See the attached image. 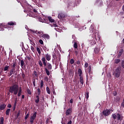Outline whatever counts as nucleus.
Returning a JSON list of instances; mask_svg holds the SVG:
<instances>
[{
	"mask_svg": "<svg viewBox=\"0 0 124 124\" xmlns=\"http://www.w3.org/2000/svg\"><path fill=\"white\" fill-rule=\"evenodd\" d=\"M22 78L24 79L25 78V77H26V76L25 75V74H22Z\"/></svg>",
	"mask_w": 124,
	"mask_h": 124,
	"instance_id": "59",
	"label": "nucleus"
},
{
	"mask_svg": "<svg viewBox=\"0 0 124 124\" xmlns=\"http://www.w3.org/2000/svg\"><path fill=\"white\" fill-rule=\"evenodd\" d=\"M9 92L11 93H14L15 95L18 93L17 96H21V94H22V87H19V85L18 84H14L10 87Z\"/></svg>",
	"mask_w": 124,
	"mask_h": 124,
	"instance_id": "1",
	"label": "nucleus"
},
{
	"mask_svg": "<svg viewBox=\"0 0 124 124\" xmlns=\"http://www.w3.org/2000/svg\"><path fill=\"white\" fill-rule=\"evenodd\" d=\"M37 114V112H35L33 114V115L31 117L30 123H31V124H33V121L35 120V118H36Z\"/></svg>",
	"mask_w": 124,
	"mask_h": 124,
	"instance_id": "6",
	"label": "nucleus"
},
{
	"mask_svg": "<svg viewBox=\"0 0 124 124\" xmlns=\"http://www.w3.org/2000/svg\"><path fill=\"white\" fill-rule=\"evenodd\" d=\"M78 74L79 77V82H80V88H83V85H84V78L83 77V71L82 69L79 68L78 70Z\"/></svg>",
	"mask_w": 124,
	"mask_h": 124,
	"instance_id": "3",
	"label": "nucleus"
},
{
	"mask_svg": "<svg viewBox=\"0 0 124 124\" xmlns=\"http://www.w3.org/2000/svg\"><path fill=\"white\" fill-rule=\"evenodd\" d=\"M25 98V95H22V99H24Z\"/></svg>",
	"mask_w": 124,
	"mask_h": 124,
	"instance_id": "62",
	"label": "nucleus"
},
{
	"mask_svg": "<svg viewBox=\"0 0 124 124\" xmlns=\"http://www.w3.org/2000/svg\"><path fill=\"white\" fill-rule=\"evenodd\" d=\"M53 93L54 95L56 94V92H55V90L53 91Z\"/></svg>",
	"mask_w": 124,
	"mask_h": 124,
	"instance_id": "64",
	"label": "nucleus"
},
{
	"mask_svg": "<svg viewBox=\"0 0 124 124\" xmlns=\"http://www.w3.org/2000/svg\"><path fill=\"white\" fill-rule=\"evenodd\" d=\"M90 32H93V25L91 26V27L90 28Z\"/></svg>",
	"mask_w": 124,
	"mask_h": 124,
	"instance_id": "30",
	"label": "nucleus"
},
{
	"mask_svg": "<svg viewBox=\"0 0 124 124\" xmlns=\"http://www.w3.org/2000/svg\"><path fill=\"white\" fill-rule=\"evenodd\" d=\"M27 58L28 59V60L31 62V56H27Z\"/></svg>",
	"mask_w": 124,
	"mask_h": 124,
	"instance_id": "50",
	"label": "nucleus"
},
{
	"mask_svg": "<svg viewBox=\"0 0 124 124\" xmlns=\"http://www.w3.org/2000/svg\"><path fill=\"white\" fill-rule=\"evenodd\" d=\"M48 21H49V22H51V23H54V22H55V19H52V17L51 16H48Z\"/></svg>",
	"mask_w": 124,
	"mask_h": 124,
	"instance_id": "18",
	"label": "nucleus"
},
{
	"mask_svg": "<svg viewBox=\"0 0 124 124\" xmlns=\"http://www.w3.org/2000/svg\"><path fill=\"white\" fill-rule=\"evenodd\" d=\"M41 37L45 39H50V36L47 34H44L41 35Z\"/></svg>",
	"mask_w": 124,
	"mask_h": 124,
	"instance_id": "12",
	"label": "nucleus"
},
{
	"mask_svg": "<svg viewBox=\"0 0 124 124\" xmlns=\"http://www.w3.org/2000/svg\"><path fill=\"white\" fill-rule=\"evenodd\" d=\"M11 66H12V69H14V70H15L16 68V62H14L13 65L11 64Z\"/></svg>",
	"mask_w": 124,
	"mask_h": 124,
	"instance_id": "17",
	"label": "nucleus"
},
{
	"mask_svg": "<svg viewBox=\"0 0 124 124\" xmlns=\"http://www.w3.org/2000/svg\"><path fill=\"white\" fill-rule=\"evenodd\" d=\"M20 66L22 68H26V64L25 63V61H24V59L20 61Z\"/></svg>",
	"mask_w": 124,
	"mask_h": 124,
	"instance_id": "11",
	"label": "nucleus"
},
{
	"mask_svg": "<svg viewBox=\"0 0 124 124\" xmlns=\"http://www.w3.org/2000/svg\"><path fill=\"white\" fill-rule=\"evenodd\" d=\"M110 112H111L110 110H109V109L104 110L103 111V115L106 116H109V115H110Z\"/></svg>",
	"mask_w": 124,
	"mask_h": 124,
	"instance_id": "7",
	"label": "nucleus"
},
{
	"mask_svg": "<svg viewBox=\"0 0 124 124\" xmlns=\"http://www.w3.org/2000/svg\"><path fill=\"white\" fill-rule=\"evenodd\" d=\"M71 113H72V108H69L65 112L66 116H69Z\"/></svg>",
	"mask_w": 124,
	"mask_h": 124,
	"instance_id": "8",
	"label": "nucleus"
},
{
	"mask_svg": "<svg viewBox=\"0 0 124 124\" xmlns=\"http://www.w3.org/2000/svg\"><path fill=\"white\" fill-rule=\"evenodd\" d=\"M122 71V67L120 66L117 67V68L115 70L114 75L115 77L116 78H119L121 75V72Z\"/></svg>",
	"mask_w": 124,
	"mask_h": 124,
	"instance_id": "5",
	"label": "nucleus"
},
{
	"mask_svg": "<svg viewBox=\"0 0 124 124\" xmlns=\"http://www.w3.org/2000/svg\"><path fill=\"white\" fill-rule=\"evenodd\" d=\"M39 43H40V44H41L42 45H43V44H44V43L43 42V40L41 39L39 40Z\"/></svg>",
	"mask_w": 124,
	"mask_h": 124,
	"instance_id": "37",
	"label": "nucleus"
},
{
	"mask_svg": "<svg viewBox=\"0 0 124 124\" xmlns=\"http://www.w3.org/2000/svg\"><path fill=\"white\" fill-rule=\"evenodd\" d=\"M74 48L75 49H77V48H78V44H77V42H75L74 45Z\"/></svg>",
	"mask_w": 124,
	"mask_h": 124,
	"instance_id": "27",
	"label": "nucleus"
},
{
	"mask_svg": "<svg viewBox=\"0 0 124 124\" xmlns=\"http://www.w3.org/2000/svg\"><path fill=\"white\" fill-rule=\"evenodd\" d=\"M9 68V66H5L4 68V71H6L8 70Z\"/></svg>",
	"mask_w": 124,
	"mask_h": 124,
	"instance_id": "33",
	"label": "nucleus"
},
{
	"mask_svg": "<svg viewBox=\"0 0 124 124\" xmlns=\"http://www.w3.org/2000/svg\"><path fill=\"white\" fill-rule=\"evenodd\" d=\"M46 91L48 94H50V93H51V92H50V89L48 87H46Z\"/></svg>",
	"mask_w": 124,
	"mask_h": 124,
	"instance_id": "28",
	"label": "nucleus"
},
{
	"mask_svg": "<svg viewBox=\"0 0 124 124\" xmlns=\"http://www.w3.org/2000/svg\"><path fill=\"white\" fill-rule=\"evenodd\" d=\"M75 62V60H74V59H71L70 60V62L71 64H73V63H74Z\"/></svg>",
	"mask_w": 124,
	"mask_h": 124,
	"instance_id": "34",
	"label": "nucleus"
},
{
	"mask_svg": "<svg viewBox=\"0 0 124 124\" xmlns=\"http://www.w3.org/2000/svg\"><path fill=\"white\" fill-rule=\"evenodd\" d=\"M52 57L54 58V60H56V59H57V55H56V54L55 53L53 54Z\"/></svg>",
	"mask_w": 124,
	"mask_h": 124,
	"instance_id": "39",
	"label": "nucleus"
},
{
	"mask_svg": "<svg viewBox=\"0 0 124 124\" xmlns=\"http://www.w3.org/2000/svg\"><path fill=\"white\" fill-rule=\"evenodd\" d=\"M88 66H89V63H88V62H85L84 65V67H85V68H87V67H88Z\"/></svg>",
	"mask_w": 124,
	"mask_h": 124,
	"instance_id": "46",
	"label": "nucleus"
},
{
	"mask_svg": "<svg viewBox=\"0 0 124 124\" xmlns=\"http://www.w3.org/2000/svg\"><path fill=\"white\" fill-rule=\"evenodd\" d=\"M46 61H47L48 62H50L51 61V55L49 54H45V57Z\"/></svg>",
	"mask_w": 124,
	"mask_h": 124,
	"instance_id": "9",
	"label": "nucleus"
},
{
	"mask_svg": "<svg viewBox=\"0 0 124 124\" xmlns=\"http://www.w3.org/2000/svg\"><path fill=\"white\" fill-rule=\"evenodd\" d=\"M75 54L76 56H78V51L77 50H75Z\"/></svg>",
	"mask_w": 124,
	"mask_h": 124,
	"instance_id": "53",
	"label": "nucleus"
},
{
	"mask_svg": "<svg viewBox=\"0 0 124 124\" xmlns=\"http://www.w3.org/2000/svg\"><path fill=\"white\" fill-rule=\"evenodd\" d=\"M122 54H123V51H120L118 55V58H120L122 56Z\"/></svg>",
	"mask_w": 124,
	"mask_h": 124,
	"instance_id": "41",
	"label": "nucleus"
},
{
	"mask_svg": "<svg viewBox=\"0 0 124 124\" xmlns=\"http://www.w3.org/2000/svg\"><path fill=\"white\" fill-rule=\"evenodd\" d=\"M27 93H28V94H29L30 95H31V90H30V89L27 88Z\"/></svg>",
	"mask_w": 124,
	"mask_h": 124,
	"instance_id": "23",
	"label": "nucleus"
},
{
	"mask_svg": "<svg viewBox=\"0 0 124 124\" xmlns=\"http://www.w3.org/2000/svg\"><path fill=\"white\" fill-rule=\"evenodd\" d=\"M8 25L9 26H14V25H16V23L12 21H11V22L8 23Z\"/></svg>",
	"mask_w": 124,
	"mask_h": 124,
	"instance_id": "22",
	"label": "nucleus"
},
{
	"mask_svg": "<svg viewBox=\"0 0 124 124\" xmlns=\"http://www.w3.org/2000/svg\"><path fill=\"white\" fill-rule=\"evenodd\" d=\"M38 63L40 67H43V64L42 63V62L41 61V60H39V61L38 62Z\"/></svg>",
	"mask_w": 124,
	"mask_h": 124,
	"instance_id": "24",
	"label": "nucleus"
},
{
	"mask_svg": "<svg viewBox=\"0 0 124 124\" xmlns=\"http://www.w3.org/2000/svg\"><path fill=\"white\" fill-rule=\"evenodd\" d=\"M121 106H122V107H124V98L123 100V102L121 103Z\"/></svg>",
	"mask_w": 124,
	"mask_h": 124,
	"instance_id": "45",
	"label": "nucleus"
},
{
	"mask_svg": "<svg viewBox=\"0 0 124 124\" xmlns=\"http://www.w3.org/2000/svg\"><path fill=\"white\" fill-rule=\"evenodd\" d=\"M31 50L32 51V52H34L35 49H34V47H33V46H31Z\"/></svg>",
	"mask_w": 124,
	"mask_h": 124,
	"instance_id": "51",
	"label": "nucleus"
},
{
	"mask_svg": "<svg viewBox=\"0 0 124 124\" xmlns=\"http://www.w3.org/2000/svg\"><path fill=\"white\" fill-rule=\"evenodd\" d=\"M80 63V61L78 60L77 62V64H78L79 65Z\"/></svg>",
	"mask_w": 124,
	"mask_h": 124,
	"instance_id": "60",
	"label": "nucleus"
},
{
	"mask_svg": "<svg viewBox=\"0 0 124 124\" xmlns=\"http://www.w3.org/2000/svg\"><path fill=\"white\" fill-rule=\"evenodd\" d=\"M41 60L44 64V66L45 67V71L47 76H49V75H50V71L49 70H52V64L50 62L47 63V61H46L45 57H43Z\"/></svg>",
	"mask_w": 124,
	"mask_h": 124,
	"instance_id": "2",
	"label": "nucleus"
},
{
	"mask_svg": "<svg viewBox=\"0 0 124 124\" xmlns=\"http://www.w3.org/2000/svg\"><path fill=\"white\" fill-rule=\"evenodd\" d=\"M45 81L46 82H48V81H49V78H48V77H46L45 78Z\"/></svg>",
	"mask_w": 124,
	"mask_h": 124,
	"instance_id": "43",
	"label": "nucleus"
},
{
	"mask_svg": "<svg viewBox=\"0 0 124 124\" xmlns=\"http://www.w3.org/2000/svg\"><path fill=\"white\" fill-rule=\"evenodd\" d=\"M112 117L114 120H117V121H122L124 118L123 115L120 113H114L112 114Z\"/></svg>",
	"mask_w": 124,
	"mask_h": 124,
	"instance_id": "4",
	"label": "nucleus"
},
{
	"mask_svg": "<svg viewBox=\"0 0 124 124\" xmlns=\"http://www.w3.org/2000/svg\"><path fill=\"white\" fill-rule=\"evenodd\" d=\"M67 124H72V121L70 120L69 122H68Z\"/></svg>",
	"mask_w": 124,
	"mask_h": 124,
	"instance_id": "57",
	"label": "nucleus"
},
{
	"mask_svg": "<svg viewBox=\"0 0 124 124\" xmlns=\"http://www.w3.org/2000/svg\"><path fill=\"white\" fill-rule=\"evenodd\" d=\"M32 75L33 76V75H35V76L36 77H37V72H36V71H34V72H33V74H32Z\"/></svg>",
	"mask_w": 124,
	"mask_h": 124,
	"instance_id": "38",
	"label": "nucleus"
},
{
	"mask_svg": "<svg viewBox=\"0 0 124 124\" xmlns=\"http://www.w3.org/2000/svg\"><path fill=\"white\" fill-rule=\"evenodd\" d=\"M48 123H49V118L46 119V124H48Z\"/></svg>",
	"mask_w": 124,
	"mask_h": 124,
	"instance_id": "58",
	"label": "nucleus"
},
{
	"mask_svg": "<svg viewBox=\"0 0 124 124\" xmlns=\"http://www.w3.org/2000/svg\"><path fill=\"white\" fill-rule=\"evenodd\" d=\"M4 123V118L3 117H0V124H3Z\"/></svg>",
	"mask_w": 124,
	"mask_h": 124,
	"instance_id": "15",
	"label": "nucleus"
},
{
	"mask_svg": "<svg viewBox=\"0 0 124 124\" xmlns=\"http://www.w3.org/2000/svg\"><path fill=\"white\" fill-rule=\"evenodd\" d=\"M113 95L114 96H116V95H117V94H118V93H117L116 91H114L113 93Z\"/></svg>",
	"mask_w": 124,
	"mask_h": 124,
	"instance_id": "44",
	"label": "nucleus"
},
{
	"mask_svg": "<svg viewBox=\"0 0 124 124\" xmlns=\"http://www.w3.org/2000/svg\"><path fill=\"white\" fill-rule=\"evenodd\" d=\"M7 107H8V108H11V107H12V106H11V104H9L7 105Z\"/></svg>",
	"mask_w": 124,
	"mask_h": 124,
	"instance_id": "52",
	"label": "nucleus"
},
{
	"mask_svg": "<svg viewBox=\"0 0 124 124\" xmlns=\"http://www.w3.org/2000/svg\"><path fill=\"white\" fill-rule=\"evenodd\" d=\"M32 84L34 87H35V78H33L32 80Z\"/></svg>",
	"mask_w": 124,
	"mask_h": 124,
	"instance_id": "36",
	"label": "nucleus"
},
{
	"mask_svg": "<svg viewBox=\"0 0 124 124\" xmlns=\"http://www.w3.org/2000/svg\"><path fill=\"white\" fill-rule=\"evenodd\" d=\"M121 65L123 68H124V61H122Z\"/></svg>",
	"mask_w": 124,
	"mask_h": 124,
	"instance_id": "47",
	"label": "nucleus"
},
{
	"mask_svg": "<svg viewBox=\"0 0 124 124\" xmlns=\"http://www.w3.org/2000/svg\"><path fill=\"white\" fill-rule=\"evenodd\" d=\"M31 31L33 33H36L37 34V31Z\"/></svg>",
	"mask_w": 124,
	"mask_h": 124,
	"instance_id": "55",
	"label": "nucleus"
},
{
	"mask_svg": "<svg viewBox=\"0 0 124 124\" xmlns=\"http://www.w3.org/2000/svg\"><path fill=\"white\" fill-rule=\"evenodd\" d=\"M10 111H11L10 108H8L6 110V116H9V114H10Z\"/></svg>",
	"mask_w": 124,
	"mask_h": 124,
	"instance_id": "20",
	"label": "nucleus"
},
{
	"mask_svg": "<svg viewBox=\"0 0 124 124\" xmlns=\"http://www.w3.org/2000/svg\"><path fill=\"white\" fill-rule=\"evenodd\" d=\"M121 62V60L117 59L115 60V63L118 64Z\"/></svg>",
	"mask_w": 124,
	"mask_h": 124,
	"instance_id": "26",
	"label": "nucleus"
},
{
	"mask_svg": "<svg viewBox=\"0 0 124 124\" xmlns=\"http://www.w3.org/2000/svg\"><path fill=\"white\" fill-rule=\"evenodd\" d=\"M6 108V105L5 104H1L0 105V110H4Z\"/></svg>",
	"mask_w": 124,
	"mask_h": 124,
	"instance_id": "13",
	"label": "nucleus"
},
{
	"mask_svg": "<svg viewBox=\"0 0 124 124\" xmlns=\"http://www.w3.org/2000/svg\"><path fill=\"white\" fill-rule=\"evenodd\" d=\"M33 12H34L35 13H36L37 12V10H35V9H33Z\"/></svg>",
	"mask_w": 124,
	"mask_h": 124,
	"instance_id": "61",
	"label": "nucleus"
},
{
	"mask_svg": "<svg viewBox=\"0 0 124 124\" xmlns=\"http://www.w3.org/2000/svg\"><path fill=\"white\" fill-rule=\"evenodd\" d=\"M15 72H16V71H15V70L11 69L8 75L9 77H10V76H11L12 74H14V73H15Z\"/></svg>",
	"mask_w": 124,
	"mask_h": 124,
	"instance_id": "14",
	"label": "nucleus"
},
{
	"mask_svg": "<svg viewBox=\"0 0 124 124\" xmlns=\"http://www.w3.org/2000/svg\"><path fill=\"white\" fill-rule=\"evenodd\" d=\"M98 2H100V3H101V2H102V1H101V0H97L96 3H98Z\"/></svg>",
	"mask_w": 124,
	"mask_h": 124,
	"instance_id": "56",
	"label": "nucleus"
},
{
	"mask_svg": "<svg viewBox=\"0 0 124 124\" xmlns=\"http://www.w3.org/2000/svg\"><path fill=\"white\" fill-rule=\"evenodd\" d=\"M44 85V82H43V80H41V86H40V89H42L43 88V85Z\"/></svg>",
	"mask_w": 124,
	"mask_h": 124,
	"instance_id": "29",
	"label": "nucleus"
},
{
	"mask_svg": "<svg viewBox=\"0 0 124 124\" xmlns=\"http://www.w3.org/2000/svg\"><path fill=\"white\" fill-rule=\"evenodd\" d=\"M99 52H100V47L97 46L96 47H95L94 49V54H99Z\"/></svg>",
	"mask_w": 124,
	"mask_h": 124,
	"instance_id": "10",
	"label": "nucleus"
},
{
	"mask_svg": "<svg viewBox=\"0 0 124 124\" xmlns=\"http://www.w3.org/2000/svg\"><path fill=\"white\" fill-rule=\"evenodd\" d=\"M29 117H30V113H28L27 114V115L25 116V120H27L28 118H29Z\"/></svg>",
	"mask_w": 124,
	"mask_h": 124,
	"instance_id": "40",
	"label": "nucleus"
},
{
	"mask_svg": "<svg viewBox=\"0 0 124 124\" xmlns=\"http://www.w3.org/2000/svg\"><path fill=\"white\" fill-rule=\"evenodd\" d=\"M2 24H1L0 25V31H4V29L3 28H1V27H2Z\"/></svg>",
	"mask_w": 124,
	"mask_h": 124,
	"instance_id": "48",
	"label": "nucleus"
},
{
	"mask_svg": "<svg viewBox=\"0 0 124 124\" xmlns=\"http://www.w3.org/2000/svg\"><path fill=\"white\" fill-rule=\"evenodd\" d=\"M70 103H71V104H72V103H73V99L71 98L70 100Z\"/></svg>",
	"mask_w": 124,
	"mask_h": 124,
	"instance_id": "54",
	"label": "nucleus"
},
{
	"mask_svg": "<svg viewBox=\"0 0 124 124\" xmlns=\"http://www.w3.org/2000/svg\"><path fill=\"white\" fill-rule=\"evenodd\" d=\"M36 97L37 99H35V103H38L39 102V95H36Z\"/></svg>",
	"mask_w": 124,
	"mask_h": 124,
	"instance_id": "21",
	"label": "nucleus"
},
{
	"mask_svg": "<svg viewBox=\"0 0 124 124\" xmlns=\"http://www.w3.org/2000/svg\"><path fill=\"white\" fill-rule=\"evenodd\" d=\"M89 92H86L85 94L86 99H88L89 98Z\"/></svg>",
	"mask_w": 124,
	"mask_h": 124,
	"instance_id": "32",
	"label": "nucleus"
},
{
	"mask_svg": "<svg viewBox=\"0 0 124 124\" xmlns=\"http://www.w3.org/2000/svg\"><path fill=\"white\" fill-rule=\"evenodd\" d=\"M37 92H38V95H40V88H38L37 89Z\"/></svg>",
	"mask_w": 124,
	"mask_h": 124,
	"instance_id": "42",
	"label": "nucleus"
},
{
	"mask_svg": "<svg viewBox=\"0 0 124 124\" xmlns=\"http://www.w3.org/2000/svg\"><path fill=\"white\" fill-rule=\"evenodd\" d=\"M36 50H37V51L38 52V54H41V51L40 50V48H39V47H37Z\"/></svg>",
	"mask_w": 124,
	"mask_h": 124,
	"instance_id": "31",
	"label": "nucleus"
},
{
	"mask_svg": "<svg viewBox=\"0 0 124 124\" xmlns=\"http://www.w3.org/2000/svg\"><path fill=\"white\" fill-rule=\"evenodd\" d=\"M58 18L59 19H62V18H63V16L62 14H59L58 15Z\"/></svg>",
	"mask_w": 124,
	"mask_h": 124,
	"instance_id": "25",
	"label": "nucleus"
},
{
	"mask_svg": "<svg viewBox=\"0 0 124 124\" xmlns=\"http://www.w3.org/2000/svg\"><path fill=\"white\" fill-rule=\"evenodd\" d=\"M87 70L88 71V73L90 74V75H91V71H92V65H89L87 68Z\"/></svg>",
	"mask_w": 124,
	"mask_h": 124,
	"instance_id": "16",
	"label": "nucleus"
},
{
	"mask_svg": "<svg viewBox=\"0 0 124 124\" xmlns=\"http://www.w3.org/2000/svg\"><path fill=\"white\" fill-rule=\"evenodd\" d=\"M53 26H54V27H57V24L56 23H54Z\"/></svg>",
	"mask_w": 124,
	"mask_h": 124,
	"instance_id": "63",
	"label": "nucleus"
},
{
	"mask_svg": "<svg viewBox=\"0 0 124 124\" xmlns=\"http://www.w3.org/2000/svg\"><path fill=\"white\" fill-rule=\"evenodd\" d=\"M37 34H41V35H42V33H43V32H42V31H39L37 32Z\"/></svg>",
	"mask_w": 124,
	"mask_h": 124,
	"instance_id": "49",
	"label": "nucleus"
},
{
	"mask_svg": "<svg viewBox=\"0 0 124 124\" xmlns=\"http://www.w3.org/2000/svg\"><path fill=\"white\" fill-rule=\"evenodd\" d=\"M19 116H20V111H19L16 114V120H17V119L19 118Z\"/></svg>",
	"mask_w": 124,
	"mask_h": 124,
	"instance_id": "35",
	"label": "nucleus"
},
{
	"mask_svg": "<svg viewBox=\"0 0 124 124\" xmlns=\"http://www.w3.org/2000/svg\"><path fill=\"white\" fill-rule=\"evenodd\" d=\"M91 44H92V45L96 44V39L93 38V40H92V41L91 42Z\"/></svg>",
	"mask_w": 124,
	"mask_h": 124,
	"instance_id": "19",
	"label": "nucleus"
}]
</instances>
